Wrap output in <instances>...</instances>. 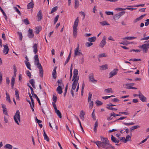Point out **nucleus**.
Masks as SVG:
<instances>
[{
    "mask_svg": "<svg viewBox=\"0 0 149 149\" xmlns=\"http://www.w3.org/2000/svg\"><path fill=\"white\" fill-rule=\"evenodd\" d=\"M100 138L101 141H97L94 142V143L96 144L98 147H101L106 148L109 143V140L107 138L104 137L102 136H100Z\"/></svg>",
    "mask_w": 149,
    "mask_h": 149,
    "instance_id": "1",
    "label": "nucleus"
},
{
    "mask_svg": "<svg viewBox=\"0 0 149 149\" xmlns=\"http://www.w3.org/2000/svg\"><path fill=\"white\" fill-rule=\"evenodd\" d=\"M79 23L78 17H77L74 23L73 26V34L74 37L76 38L77 35V26Z\"/></svg>",
    "mask_w": 149,
    "mask_h": 149,
    "instance_id": "2",
    "label": "nucleus"
},
{
    "mask_svg": "<svg viewBox=\"0 0 149 149\" xmlns=\"http://www.w3.org/2000/svg\"><path fill=\"white\" fill-rule=\"evenodd\" d=\"M14 119L16 123L18 125H19V122H20V113L18 110L16 111L14 116Z\"/></svg>",
    "mask_w": 149,
    "mask_h": 149,
    "instance_id": "3",
    "label": "nucleus"
},
{
    "mask_svg": "<svg viewBox=\"0 0 149 149\" xmlns=\"http://www.w3.org/2000/svg\"><path fill=\"white\" fill-rule=\"evenodd\" d=\"M78 75V70L77 69H74L73 71V77L72 81L74 80H79V76H77Z\"/></svg>",
    "mask_w": 149,
    "mask_h": 149,
    "instance_id": "4",
    "label": "nucleus"
},
{
    "mask_svg": "<svg viewBox=\"0 0 149 149\" xmlns=\"http://www.w3.org/2000/svg\"><path fill=\"white\" fill-rule=\"evenodd\" d=\"M88 77L89 81L92 83H95L97 82V80L94 79V74L92 73H90L88 75Z\"/></svg>",
    "mask_w": 149,
    "mask_h": 149,
    "instance_id": "5",
    "label": "nucleus"
},
{
    "mask_svg": "<svg viewBox=\"0 0 149 149\" xmlns=\"http://www.w3.org/2000/svg\"><path fill=\"white\" fill-rule=\"evenodd\" d=\"M125 13V11H122L115 15L114 16L113 19L115 20L118 19L120 17L124 14Z\"/></svg>",
    "mask_w": 149,
    "mask_h": 149,
    "instance_id": "6",
    "label": "nucleus"
},
{
    "mask_svg": "<svg viewBox=\"0 0 149 149\" xmlns=\"http://www.w3.org/2000/svg\"><path fill=\"white\" fill-rule=\"evenodd\" d=\"M106 37L104 36L103 37V39L100 42L99 45V46L101 48H102L104 47V45L106 43Z\"/></svg>",
    "mask_w": 149,
    "mask_h": 149,
    "instance_id": "7",
    "label": "nucleus"
},
{
    "mask_svg": "<svg viewBox=\"0 0 149 149\" xmlns=\"http://www.w3.org/2000/svg\"><path fill=\"white\" fill-rule=\"evenodd\" d=\"M139 97L140 99L143 102H146V98L145 97L141 92L140 91H139Z\"/></svg>",
    "mask_w": 149,
    "mask_h": 149,
    "instance_id": "8",
    "label": "nucleus"
},
{
    "mask_svg": "<svg viewBox=\"0 0 149 149\" xmlns=\"http://www.w3.org/2000/svg\"><path fill=\"white\" fill-rule=\"evenodd\" d=\"M37 17V21L38 22L40 21L42 19V13L41 10H39L38 12Z\"/></svg>",
    "mask_w": 149,
    "mask_h": 149,
    "instance_id": "9",
    "label": "nucleus"
},
{
    "mask_svg": "<svg viewBox=\"0 0 149 149\" xmlns=\"http://www.w3.org/2000/svg\"><path fill=\"white\" fill-rule=\"evenodd\" d=\"M118 71V69H114L113 70L111 71L109 73L110 77L109 78H111L114 76L116 75L117 73V71Z\"/></svg>",
    "mask_w": 149,
    "mask_h": 149,
    "instance_id": "10",
    "label": "nucleus"
},
{
    "mask_svg": "<svg viewBox=\"0 0 149 149\" xmlns=\"http://www.w3.org/2000/svg\"><path fill=\"white\" fill-rule=\"evenodd\" d=\"M28 36L29 38H32L34 36L33 31L32 29H29L28 31Z\"/></svg>",
    "mask_w": 149,
    "mask_h": 149,
    "instance_id": "11",
    "label": "nucleus"
},
{
    "mask_svg": "<svg viewBox=\"0 0 149 149\" xmlns=\"http://www.w3.org/2000/svg\"><path fill=\"white\" fill-rule=\"evenodd\" d=\"M79 49L78 48H76L74 50V57H76L77 56H80L82 55V54L80 51H79Z\"/></svg>",
    "mask_w": 149,
    "mask_h": 149,
    "instance_id": "12",
    "label": "nucleus"
},
{
    "mask_svg": "<svg viewBox=\"0 0 149 149\" xmlns=\"http://www.w3.org/2000/svg\"><path fill=\"white\" fill-rule=\"evenodd\" d=\"M4 47V49L3 50V53L4 54H7L9 50V49L8 48V46L7 45H3Z\"/></svg>",
    "mask_w": 149,
    "mask_h": 149,
    "instance_id": "13",
    "label": "nucleus"
},
{
    "mask_svg": "<svg viewBox=\"0 0 149 149\" xmlns=\"http://www.w3.org/2000/svg\"><path fill=\"white\" fill-rule=\"evenodd\" d=\"M74 81L72 84V90H75L76 88L77 84L78 83V80H74Z\"/></svg>",
    "mask_w": 149,
    "mask_h": 149,
    "instance_id": "14",
    "label": "nucleus"
},
{
    "mask_svg": "<svg viewBox=\"0 0 149 149\" xmlns=\"http://www.w3.org/2000/svg\"><path fill=\"white\" fill-rule=\"evenodd\" d=\"M146 45H147V44H143L140 47L142 48L143 49V50L146 53L147 52L148 49L149 48V47Z\"/></svg>",
    "mask_w": 149,
    "mask_h": 149,
    "instance_id": "15",
    "label": "nucleus"
},
{
    "mask_svg": "<svg viewBox=\"0 0 149 149\" xmlns=\"http://www.w3.org/2000/svg\"><path fill=\"white\" fill-rule=\"evenodd\" d=\"M111 139L112 142L116 143H118L120 141V140L116 139L113 135L111 136Z\"/></svg>",
    "mask_w": 149,
    "mask_h": 149,
    "instance_id": "16",
    "label": "nucleus"
},
{
    "mask_svg": "<svg viewBox=\"0 0 149 149\" xmlns=\"http://www.w3.org/2000/svg\"><path fill=\"white\" fill-rule=\"evenodd\" d=\"M38 45L37 44H35L33 47V52L35 54H36L38 52Z\"/></svg>",
    "mask_w": 149,
    "mask_h": 149,
    "instance_id": "17",
    "label": "nucleus"
},
{
    "mask_svg": "<svg viewBox=\"0 0 149 149\" xmlns=\"http://www.w3.org/2000/svg\"><path fill=\"white\" fill-rule=\"evenodd\" d=\"M56 91L59 94H61L62 93V88L60 85H59L57 88Z\"/></svg>",
    "mask_w": 149,
    "mask_h": 149,
    "instance_id": "18",
    "label": "nucleus"
},
{
    "mask_svg": "<svg viewBox=\"0 0 149 149\" xmlns=\"http://www.w3.org/2000/svg\"><path fill=\"white\" fill-rule=\"evenodd\" d=\"M85 115V112L83 110L81 111L80 112V113L79 115V117H80L81 119L83 120L84 119V116Z\"/></svg>",
    "mask_w": 149,
    "mask_h": 149,
    "instance_id": "19",
    "label": "nucleus"
},
{
    "mask_svg": "<svg viewBox=\"0 0 149 149\" xmlns=\"http://www.w3.org/2000/svg\"><path fill=\"white\" fill-rule=\"evenodd\" d=\"M57 67H56L54 68V69L53 70L52 75L53 76V78L55 79L56 77V69Z\"/></svg>",
    "mask_w": 149,
    "mask_h": 149,
    "instance_id": "20",
    "label": "nucleus"
},
{
    "mask_svg": "<svg viewBox=\"0 0 149 149\" xmlns=\"http://www.w3.org/2000/svg\"><path fill=\"white\" fill-rule=\"evenodd\" d=\"M96 38L95 36H93L91 38H89L88 39V41L90 42H93L95 41Z\"/></svg>",
    "mask_w": 149,
    "mask_h": 149,
    "instance_id": "21",
    "label": "nucleus"
},
{
    "mask_svg": "<svg viewBox=\"0 0 149 149\" xmlns=\"http://www.w3.org/2000/svg\"><path fill=\"white\" fill-rule=\"evenodd\" d=\"M33 7L34 4L32 1L29 3L27 5V8L28 9L33 8Z\"/></svg>",
    "mask_w": 149,
    "mask_h": 149,
    "instance_id": "22",
    "label": "nucleus"
},
{
    "mask_svg": "<svg viewBox=\"0 0 149 149\" xmlns=\"http://www.w3.org/2000/svg\"><path fill=\"white\" fill-rule=\"evenodd\" d=\"M13 147V146L9 144H6L4 146V148L6 149H12Z\"/></svg>",
    "mask_w": 149,
    "mask_h": 149,
    "instance_id": "23",
    "label": "nucleus"
},
{
    "mask_svg": "<svg viewBox=\"0 0 149 149\" xmlns=\"http://www.w3.org/2000/svg\"><path fill=\"white\" fill-rule=\"evenodd\" d=\"M15 95L16 97V99L17 100H19V91L16 89V88L15 89Z\"/></svg>",
    "mask_w": 149,
    "mask_h": 149,
    "instance_id": "24",
    "label": "nucleus"
},
{
    "mask_svg": "<svg viewBox=\"0 0 149 149\" xmlns=\"http://www.w3.org/2000/svg\"><path fill=\"white\" fill-rule=\"evenodd\" d=\"M6 100L8 102L10 103H11L12 101L10 100L9 95L7 92H6Z\"/></svg>",
    "mask_w": 149,
    "mask_h": 149,
    "instance_id": "25",
    "label": "nucleus"
},
{
    "mask_svg": "<svg viewBox=\"0 0 149 149\" xmlns=\"http://www.w3.org/2000/svg\"><path fill=\"white\" fill-rule=\"evenodd\" d=\"M43 133V136L44 139L45 140H46L47 141L49 142V139L47 135L44 130Z\"/></svg>",
    "mask_w": 149,
    "mask_h": 149,
    "instance_id": "26",
    "label": "nucleus"
},
{
    "mask_svg": "<svg viewBox=\"0 0 149 149\" xmlns=\"http://www.w3.org/2000/svg\"><path fill=\"white\" fill-rule=\"evenodd\" d=\"M98 123L97 120L95 122L94 126V128H93V130L94 132L96 133L97 132V127H98Z\"/></svg>",
    "mask_w": 149,
    "mask_h": 149,
    "instance_id": "27",
    "label": "nucleus"
},
{
    "mask_svg": "<svg viewBox=\"0 0 149 149\" xmlns=\"http://www.w3.org/2000/svg\"><path fill=\"white\" fill-rule=\"evenodd\" d=\"M15 78L14 77V76H13L12 79H11V87L12 89L13 88L14 84H15Z\"/></svg>",
    "mask_w": 149,
    "mask_h": 149,
    "instance_id": "28",
    "label": "nucleus"
},
{
    "mask_svg": "<svg viewBox=\"0 0 149 149\" xmlns=\"http://www.w3.org/2000/svg\"><path fill=\"white\" fill-rule=\"evenodd\" d=\"M100 68L101 70H104L108 69V65L107 64H105L103 65L100 66Z\"/></svg>",
    "mask_w": 149,
    "mask_h": 149,
    "instance_id": "29",
    "label": "nucleus"
},
{
    "mask_svg": "<svg viewBox=\"0 0 149 149\" xmlns=\"http://www.w3.org/2000/svg\"><path fill=\"white\" fill-rule=\"evenodd\" d=\"M35 65H37V67L39 69H41L42 68V67L41 66L40 63H39V61L38 62H35Z\"/></svg>",
    "mask_w": 149,
    "mask_h": 149,
    "instance_id": "30",
    "label": "nucleus"
},
{
    "mask_svg": "<svg viewBox=\"0 0 149 149\" xmlns=\"http://www.w3.org/2000/svg\"><path fill=\"white\" fill-rule=\"evenodd\" d=\"M132 136V134H131L127 135L126 136V139H126V140H125V141H126V142H127V141H131V138Z\"/></svg>",
    "mask_w": 149,
    "mask_h": 149,
    "instance_id": "31",
    "label": "nucleus"
},
{
    "mask_svg": "<svg viewBox=\"0 0 149 149\" xmlns=\"http://www.w3.org/2000/svg\"><path fill=\"white\" fill-rule=\"evenodd\" d=\"M55 112L56 113V114L59 117V118H61V112L59 110L57 109L55 110Z\"/></svg>",
    "mask_w": 149,
    "mask_h": 149,
    "instance_id": "32",
    "label": "nucleus"
},
{
    "mask_svg": "<svg viewBox=\"0 0 149 149\" xmlns=\"http://www.w3.org/2000/svg\"><path fill=\"white\" fill-rule=\"evenodd\" d=\"M140 126L139 125H136L132 126L130 128V132H132L133 130L138 128Z\"/></svg>",
    "mask_w": 149,
    "mask_h": 149,
    "instance_id": "33",
    "label": "nucleus"
},
{
    "mask_svg": "<svg viewBox=\"0 0 149 149\" xmlns=\"http://www.w3.org/2000/svg\"><path fill=\"white\" fill-rule=\"evenodd\" d=\"M136 38V37H134L133 36L132 37H125L124 38H123V40H125V39H127L129 40H132V39H135Z\"/></svg>",
    "mask_w": 149,
    "mask_h": 149,
    "instance_id": "34",
    "label": "nucleus"
},
{
    "mask_svg": "<svg viewBox=\"0 0 149 149\" xmlns=\"http://www.w3.org/2000/svg\"><path fill=\"white\" fill-rule=\"evenodd\" d=\"M41 30V28H40L39 27H36V31H35V33L37 34H38Z\"/></svg>",
    "mask_w": 149,
    "mask_h": 149,
    "instance_id": "35",
    "label": "nucleus"
},
{
    "mask_svg": "<svg viewBox=\"0 0 149 149\" xmlns=\"http://www.w3.org/2000/svg\"><path fill=\"white\" fill-rule=\"evenodd\" d=\"M58 8V7L57 6H55V7H54L52 9L51 11V12L50 13V14H52L54 12H55L56 11Z\"/></svg>",
    "mask_w": 149,
    "mask_h": 149,
    "instance_id": "36",
    "label": "nucleus"
},
{
    "mask_svg": "<svg viewBox=\"0 0 149 149\" xmlns=\"http://www.w3.org/2000/svg\"><path fill=\"white\" fill-rule=\"evenodd\" d=\"M25 63L28 68L30 70H31V65L30 63L29 62L25 61Z\"/></svg>",
    "mask_w": 149,
    "mask_h": 149,
    "instance_id": "37",
    "label": "nucleus"
},
{
    "mask_svg": "<svg viewBox=\"0 0 149 149\" xmlns=\"http://www.w3.org/2000/svg\"><path fill=\"white\" fill-rule=\"evenodd\" d=\"M32 95L34 96V97H35L36 99V100L38 101L39 105L40 106L41 105V104L40 100L39 98H38L37 96V95L36 94H34V95Z\"/></svg>",
    "mask_w": 149,
    "mask_h": 149,
    "instance_id": "38",
    "label": "nucleus"
},
{
    "mask_svg": "<svg viewBox=\"0 0 149 149\" xmlns=\"http://www.w3.org/2000/svg\"><path fill=\"white\" fill-rule=\"evenodd\" d=\"M40 76L41 77H42L43 76V69H39Z\"/></svg>",
    "mask_w": 149,
    "mask_h": 149,
    "instance_id": "39",
    "label": "nucleus"
},
{
    "mask_svg": "<svg viewBox=\"0 0 149 149\" xmlns=\"http://www.w3.org/2000/svg\"><path fill=\"white\" fill-rule=\"evenodd\" d=\"M27 86L29 87L31 91V93L32 95H34L35 93L33 91V88L29 84H27Z\"/></svg>",
    "mask_w": 149,
    "mask_h": 149,
    "instance_id": "40",
    "label": "nucleus"
},
{
    "mask_svg": "<svg viewBox=\"0 0 149 149\" xmlns=\"http://www.w3.org/2000/svg\"><path fill=\"white\" fill-rule=\"evenodd\" d=\"M100 24L103 26L104 25H109V24L107 23L106 21H103L100 22Z\"/></svg>",
    "mask_w": 149,
    "mask_h": 149,
    "instance_id": "41",
    "label": "nucleus"
},
{
    "mask_svg": "<svg viewBox=\"0 0 149 149\" xmlns=\"http://www.w3.org/2000/svg\"><path fill=\"white\" fill-rule=\"evenodd\" d=\"M23 21L26 25L29 24L30 23L27 18H26L24 20H23Z\"/></svg>",
    "mask_w": 149,
    "mask_h": 149,
    "instance_id": "42",
    "label": "nucleus"
},
{
    "mask_svg": "<svg viewBox=\"0 0 149 149\" xmlns=\"http://www.w3.org/2000/svg\"><path fill=\"white\" fill-rule=\"evenodd\" d=\"M79 2L78 0H74V7L77 8L78 7Z\"/></svg>",
    "mask_w": 149,
    "mask_h": 149,
    "instance_id": "43",
    "label": "nucleus"
},
{
    "mask_svg": "<svg viewBox=\"0 0 149 149\" xmlns=\"http://www.w3.org/2000/svg\"><path fill=\"white\" fill-rule=\"evenodd\" d=\"M134 6H127L128 8H126V9H128L130 10H133L136 9V8H130L128 7H133Z\"/></svg>",
    "mask_w": 149,
    "mask_h": 149,
    "instance_id": "44",
    "label": "nucleus"
},
{
    "mask_svg": "<svg viewBox=\"0 0 149 149\" xmlns=\"http://www.w3.org/2000/svg\"><path fill=\"white\" fill-rule=\"evenodd\" d=\"M130 61H141V59L140 58H131L129 60Z\"/></svg>",
    "mask_w": 149,
    "mask_h": 149,
    "instance_id": "45",
    "label": "nucleus"
},
{
    "mask_svg": "<svg viewBox=\"0 0 149 149\" xmlns=\"http://www.w3.org/2000/svg\"><path fill=\"white\" fill-rule=\"evenodd\" d=\"M111 116H113L114 117H116V116H120L121 115L120 114H118L115 113L114 112L111 113L110 114Z\"/></svg>",
    "mask_w": 149,
    "mask_h": 149,
    "instance_id": "46",
    "label": "nucleus"
},
{
    "mask_svg": "<svg viewBox=\"0 0 149 149\" xmlns=\"http://www.w3.org/2000/svg\"><path fill=\"white\" fill-rule=\"evenodd\" d=\"M34 59H35V62H38V61H39V58L38 56L36 54L34 57Z\"/></svg>",
    "mask_w": 149,
    "mask_h": 149,
    "instance_id": "47",
    "label": "nucleus"
},
{
    "mask_svg": "<svg viewBox=\"0 0 149 149\" xmlns=\"http://www.w3.org/2000/svg\"><path fill=\"white\" fill-rule=\"evenodd\" d=\"M92 96V94L90 92H89V95H88V102H90L91 100Z\"/></svg>",
    "mask_w": 149,
    "mask_h": 149,
    "instance_id": "48",
    "label": "nucleus"
},
{
    "mask_svg": "<svg viewBox=\"0 0 149 149\" xmlns=\"http://www.w3.org/2000/svg\"><path fill=\"white\" fill-rule=\"evenodd\" d=\"M106 108L107 109H108L109 110H111L116 111L118 110V109H117L113 108L112 107H106Z\"/></svg>",
    "mask_w": 149,
    "mask_h": 149,
    "instance_id": "49",
    "label": "nucleus"
},
{
    "mask_svg": "<svg viewBox=\"0 0 149 149\" xmlns=\"http://www.w3.org/2000/svg\"><path fill=\"white\" fill-rule=\"evenodd\" d=\"M14 9L15 10L16 12L17 13L20 15H21V13L20 12V11H19V10H18V9L17 8V7H13Z\"/></svg>",
    "mask_w": 149,
    "mask_h": 149,
    "instance_id": "50",
    "label": "nucleus"
},
{
    "mask_svg": "<svg viewBox=\"0 0 149 149\" xmlns=\"http://www.w3.org/2000/svg\"><path fill=\"white\" fill-rule=\"evenodd\" d=\"M18 33L19 36V40H22V39L23 36L22 35V34L21 32H18Z\"/></svg>",
    "mask_w": 149,
    "mask_h": 149,
    "instance_id": "51",
    "label": "nucleus"
},
{
    "mask_svg": "<svg viewBox=\"0 0 149 149\" xmlns=\"http://www.w3.org/2000/svg\"><path fill=\"white\" fill-rule=\"evenodd\" d=\"M57 98L56 96H55L54 95H53L52 100L53 101V102H56L57 100Z\"/></svg>",
    "mask_w": 149,
    "mask_h": 149,
    "instance_id": "52",
    "label": "nucleus"
},
{
    "mask_svg": "<svg viewBox=\"0 0 149 149\" xmlns=\"http://www.w3.org/2000/svg\"><path fill=\"white\" fill-rule=\"evenodd\" d=\"M107 56V55H106V54L105 53L101 54L99 55V57L100 58H102L103 57H106Z\"/></svg>",
    "mask_w": 149,
    "mask_h": 149,
    "instance_id": "53",
    "label": "nucleus"
},
{
    "mask_svg": "<svg viewBox=\"0 0 149 149\" xmlns=\"http://www.w3.org/2000/svg\"><path fill=\"white\" fill-rule=\"evenodd\" d=\"M95 102L97 105L98 106L101 105L102 104V103L101 101L98 100H97Z\"/></svg>",
    "mask_w": 149,
    "mask_h": 149,
    "instance_id": "54",
    "label": "nucleus"
},
{
    "mask_svg": "<svg viewBox=\"0 0 149 149\" xmlns=\"http://www.w3.org/2000/svg\"><path fill=\"white\" fill-rule=\"evenodd\" d=\"M105 91H106L107 93H109L110 92H113V91H112V90L111 88H109L107 89H106L105 90Z\"/></svg>",
    "mask_w": 149,
    "mask_h": 149,
    "instance_id": "55",
    "label": "nucleus"
},
{
    "mask_svg": "<svg viewBox=\"0 0 149 149\" xmlns=\"http://www.w3.org/2000/svg\"><path fill=\"white\" fill-rule=\"evenodd\" d=\"M59 17V15H57L56 16V17H55L54 19V24H55L57 22V21L58 20Z\"/></svg>",
    "mask_w": 149,
    "mask_h": 149,
    "instance_id": "56",
    "label": "nucleus"
},
{
    "mask_svg": "<svg viewBox=\"0 0 149 149\" xmlns=\"http://www.w3.org/2000/svg\"><path fill=\"white\" fill-rule=\"evenodd\" d=\"M126 86H127V87H126L127 89H132V86L130 85V84H126Z\"/></svg>",
    "mask_w": 149,
    "mask_h": 149,
    "instance_id": "57",
    "label": "nucleus"
},
{
    "mask_svg": "<svg viewBox=\"0 0 149 149\" xmlns=\"http://www.w3.org/2000/svg\"><path fill=\"white\" fill-rule=\"evenodd\" d=\"M3 114L7 116H8V113H7V110L6 108L5 109H3Z\"/></svg>",
    "mask_w": 149,
    "mask_h": 149,
    "instance_id": "58",
    "label": "nucleus"
},
{
    "mask_svg": "<svg viewBox=\"0 0 149 149\" xmlns=\"http://www.w3.org/2000/svg\"><path fill=\"white\" fill-rule=\"evenodd\" d=\"M109 145H108L106 148H112V149H115L114 148V146H112L111 144H110V143H109Z\"/></svg>",
    "mask_w": 149,
    "mask_h": 149,
    "instance_id": "59",
    "label": "nucleus"
},
{
    "mask_svg": "<svg viewBox=\"0 0 149 149\" xmlns=\"http://www.w3.org/2000/svg\"><path fill=\"white\" fill-rule=\"evenodd\" d=\"M124 124L126 125H131L135 124V123L133 122H131L130 123H124Z\"/></svg>",
    "mask_w": 149,
    "mask_h": 149,
    "instance_id": "60",
    "label": "nucleus"
},
{
    "mask_svg": "<svg viewBox=\"0 0 149 149\" xmlns=\"http://www.w3.org/2000/svg\"><path fill=\"white\" fill-rule=\"evenodd\" d=\"M90 103L89 108L91 109L93 106V101H91Z\"/></svg>",
    "mask_w": 149,
    "mask_h": 149,
    "instance_id": "61",
    "label": "nucleus"
},
{
    "mask_svg": "<svg viewBox=\"0 0 149 149\" xmlns=\"http://www.w3.org/2000/svg\"><path fill=\"white\" fill-rule=\"evenodd\" d=\"M106 14L107 15H113V13L112 12L110 11H106L105 12Z\"/></svg>",
    "mask_w": 149,
    "mask_h": 149,
    "instance_id": "62",
    "label": "nucleus"
},
{
    "mask_svg": "<svg viewBox=\"0 0 149 149\" xmlns=\"http://www.w3.org/2000/svg\"><path fill=\"white\" fill-rule=\"evenodd\" d=\"M86 46L88 47H90L91 46L93 45V43L91 42H87L86 43Z\"/></svg>",
    "mask_w": 149,
    "mask_h": 149,
    "instance_id": "63",
    "label": "nucleus"
},
{
    "mask_svg": "<svg viewBox=\"0 0 149 149\" xmlns=\"http://www.w3.org/2000/svg\"><path fill=\"white\" fill-rule=\"evenodd\" d=\"M29 82L31 84V85L33 84H35V83L34 80L33 79H30L29 81Z\"/></svg>",
    "mask_w": 149,
    "mask_h": 149,
    "instance_id": "64",
    "label": "nucleus"
}]
</instances>
